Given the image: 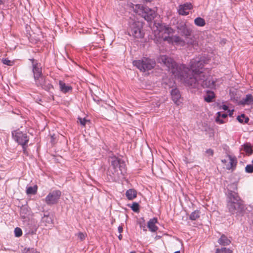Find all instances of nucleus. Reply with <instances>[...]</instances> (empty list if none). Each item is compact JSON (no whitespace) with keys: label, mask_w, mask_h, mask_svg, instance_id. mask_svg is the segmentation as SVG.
Masks as SVG:
<instances>
[{"label":"nucleus","mask_w":253,"mask_h":253,"mask_svg":"<svg viewBox=\"0 0 253 253\" xmlns=\"http://www.w3.org/2000/svg\"><path fill=\"white\" fill-rule=\"evenodd\" d=\"M158 62L165 65L175 78L187 85L193 88H198L199 85L212 88L215 85L211 77L206 76L202 71L204 65L207 63L204 56L197 57L191 60L190 69L184 64L177 65L172 58L167 55L160 56Z\"/></svg>","instance_id":"nucleus-1"},{"label":"nucleus","mask_w":253,"mask_h":253,"mask_svg":"<svg viewBox=\"0 0 253 253\" xmlns=\"http://www.w3.org/2000/svg\"><path fill=\"white\" fill-rule=\"evenodd\" d=\"M174 33V30L169 26H161L155 31L154 35L156 38L167 42L169 44L183 46L186 44L185 41L177 35L170 36Z\"/></svg>","instance_id":"nucleus-2"},{"label":"nucleus","mask_w":253,"mask_h":253,"mask_svg":"<svg viewBox=\"0 0 253 253\" xmlns=\"http://www.w3.org/2000/svg\"><path fill=\"white\" fill-rule=\"evenodd\" d=\"M227 207L231 214L237 215L243 214L245 210L242 200L238 194L234 192L229 194Z\"/></svg>","instance_id":"nucleus-3"},{"label":"nucleus","mask_w":253,"mask_h":253,"mask_svg":"<svg viewBox=\"0 0 253 253\" xmlns=\"http://www.w3.org/2000/svg\"><path fill=\"white\" fill-rule=\"evenodd\" d=\"M111 166L109 172L113 174L114 178H120L124 176L126 173V168L125 162L116 157L111 158Z\"/></svg>","instance_id":"nucleus-4"},{"label":"nucleus","mask_w":253,"mask_h":253,"mask_svg":"<svg viewBox=\"0 0 253 253\" xmlns=\"http://www.w3.org/2000/svg\"><path fill=\"white\" fill-rule=\"evenodd\" d=\"M133 65L141 71L145 72L153 69L156 65V62L153 59L144 58L142 60L133 61Z\"/></svg>","instance_id":"nucleus-5"},{"label":"nucleus","mask_w":253,"mask_h":253,"mask_svg":"<svg viewBox=\"0 0 253 253\" xmlns=\"http://www.w3.org/2000/svg\"><path fill=\"white\" fill-rule=\"evenodd\" d=\"M12 134L14 140L22 146L23 152L26 154L27 148L26 145L29 141V138L27 134L19 130H15Z\"/></svg>","instance_id":"nucleus-6"},{"label":"nucleus","mask_w":253,"mask_h":253,"mask_svg":"<svg viewBox=\"0 0 253 253\" xmlns=\"http://www.w3.org/2000/svg\"><path fill=\"white\" fill-rule=\"evenodd\" d=\"M141 26L139 22H133L130 23L128 28V34L134 38H142L144 34L141 30Z\"/></svg>","instance_id":"nucleus-7"},{"label":"nucleus","mask_w":253,"mask_h":253,"mask_svg":"<svg viewBox=\"0 0 253 253\" xmlns=\"http://www.w3.org/2000/svg\"><path fill=\"white\" fill-rule=\"evenodd\" d=\"M61 196V192L56 190L50 192L45 197L44 201L48 205H52L57 204Z\"/></svg>","instance_id":"nucleus-8"},{"label":"nucleus","mask_w":253,"mask_h":253,"mask_svg":"<svg viewBox=\"0 0 253 253\" xmlns=\"http://www.w3.org/2000/svg\"><path fill=\"white\" fill-rule=\"evenodd\" d=\"M36 84L38 86H41L42 89L49 91L53 88V85L49 83L46 78L42 76L35 79Z\"/></svg>","instance_id":"nucleus-9"},{"label":"nucleus","mask_w":253,"mask_h":253,"mask_svg":"<svg viewBox=\"0 0 253 253\" xmlns=\"http://www.w3.org/2000/svg\"><path fill=\"white\" fill-rule=\"evenodd\" d=\"M227 157L228 158V160L229 161L228 163H227V160L226 159L222 160L221 162L225 165L226 169L227 170L233 171L236 167L237 159L235 156L231 155H227Z\"/></svg>","instance_id":"nucleus-10"},{"label":"nucleus","mask_w":253,"mask_h":253,"mask_svg":"<svg viewBox=\"0 0 253 253\" xmlns=\"http://www.w3.org/2000/svg\"><path fill=\"white\" fill-rule=\"evenodd\" d=\"M177 29L178 33L184 37L185 39H187L189 37L191 36L192 30L188 27L185 23L181 22L177 26Z\"/></svg>","instance_id":"nucleus-11"},{"label":"nucleus","mask_w":253,"mask_h":253,"mask_svg":"<svg viewBox=\"0 0 253 253\" xmlns=\"http://www.w3.org/2000/svg\"><path fill=\"white\" fill-rule=\"evenodd\" d=\"M53 224V215L49 213H44L41 220V225L50 228Z\"/></svg>","instance_id":"nucleus-12"},{"label":"nucleus","mask_w":253,"mask_h":253,"mask_svg":"<svg viewBox=\"0 0 253 253\" xmlns=\"http://www.w3.org/2000/svg\"><path fill=\"white\" fill-rule=\"evenodd\" d=\"M142 11L143 17L147 21H151L157 15L155 10L151 9L148 7H143Z\"/></svg>","instance_id":"nucleus-13"},{"label":"nucleus","mask_w":253,"mask_h":253,"mask_svg":"<svg viewBox=\"0 0 253 253\" xmlns=\"http://www.w3.org/2000/svg\"><path fill=\"white\" fill-rule=\"evenodd\" d=\"M191 3H185L179 6L178 13L182 15H187L189 14V10L192 8Z\"/></svg>","instance_id":"nucleus-14"},{"label":"nucleus","mask_w":253,"mask_h":253,"mask_svg":"<svg viewBox=\"0 0 253 253\" xmlns=\"http://www.w3.org/2000/svg\"><path fill=\"white\" fill-rule=\"evenodd\" d=\"M171 95L173 102L177 105H179L181 103L180 101L181 94L179 90L176 88L172 89L171 91Z\"/></svg>","instance_id":"nucleus-15"},{"label":"nucleus","mask_w":253,"mask_h":253,"mask_svg":"<svg viewBox=\"0 0 253 253\" xmlns=\"http://www.w3.org/2000/svg\"><path fill=\"white\" fill-rule=\"evenodd\" d=\"M157 222L158 220L157 218H153L148 222L147 226L150 231L152 232L157 231L158 227L155 225Z\"/></svg>","instance_id":"nucleus-16"},{"label":"nucleus","mask_w":253,"mask_h":253,"mask_svg":"<svg viewBox=\"0 0 253 253\" xmlns=\"http://www.w3.org/2000/svg\"><path fill=\"white\" fill-rule=\"evenodd\" d=\"M33 72L34 79L42 76L41 68L38 66V64L34 63V60H33Z\"/></svg>","instance_id":"nucleus-17"},{"label":"nucleus","mask_w":253,"mask_h":253,"mask_svg":"<svg viewBox=\"0 0 253 253\" xmlns=\"http://www.w3.org/2000/svg\"><path fill=\"white\" fill-rule=\"evenodd\" d=\"M60 90L63 93L68 92L72 90V87L70 85H66L64 82L61 81L59 83Z\"/></svg>","instance_id":"nucleus-18"},{"label":"nucleus","mask_w":253,"mask_h":253,"mask_svg":"<svg viewBox=\"0 0 253 253\" xmlns=\"http://www.w3.org/2000/svg\"><path fill=\"white\" fill-rule=\"evenodd\" d=\"M126 195L127 199L132 200L136 197L137 192L133 189H129L126 191Z\"/></svg>","instance_id":"nucleus-19"},{"label":"nucleus","mask_w":253,"mask_h":253,"mask_svg":"<svg viewBox=\"0 0 253 253\" xmlns=\"http://www.w3.org/2000/svg\"><path fill=\"white\" fill-rule=\"evenodd\" d=\"M218 243L223 246L229 245L231 243V240L228 239L225 235H222L218 239Z\"/></svg>","instance_id":"nucleus-20"},{"label":"nucleus","mask_w":253,"mask_h":253,"mask_svg":"<svg viewBox=\"0 0 253 253\" xmlns=\"http://www.w3.org/2000/svg\"><path fill=\"white\" fill-rule=\"evenodd\" d=\"M242 103L244 104H251L253 102V96L250 94L246 95V97L243 98Z\"/></svg>","instance_id":"nucleus-21"},{"label":"nucleus","mask_w":253,"mask_h":253,"mask_svg":"<svg viewBox=\"0 0 253 253\" xmlns=\"http://www.w3.org/2000/svg\"><path fill=\"white\" fill-rule=\"evenodd\" d=\"M186 44L188 45L194 46L197 44V41H196L194 36H190L187 39H185Z\"/></svg>","instance_id":"nucleus-22"},{"label":"nucleus","mask_w":253,"mask_h":253,"mask_svg":"<svg viewBox=\"0 0 253 253\" xmlns=\"http://www.w3.org/2000/svg\"><path fill=\"white\" fill-rule=\"evenodd\" d=\"M214 97V93L213 91H207L204 97L205 100L207 102H211Z\"/></svg>","instance_id":"nucleus-23"},{"label":"nucleus","mask_w":253,"mask_h":253,"mask_svg":"<svg viewBox=\"0 0 253 253\" xmlns=\"http://www.w3.org/2000/svg\"><path fill=\"white\" fill-rule=\"evenodd\" d=\"M37 190L38 186L37 185H34L33 187H28L26 188V193L28 195H35L37 193Z\"/></svg>","instance_id":"nucleus-24"},{"label":"nucleus","mask_w":253,"mask_h":253,"mask_svg":"<svg viewBox=\"0 0 253 253\" xmlns=\"http://www.w3.org/2000/svg\"><path fill=\"white\" fill-rule=\"evenodd\" d=\"M194 23L196 25L200 27L204 26L206 24L205 20L201 17H197L195 19Z\"/></svg>","instance_id":"nucleus-25"},{"label":"nucleus","mask_w":253,"mask_h":253,"mask_svg":"<svg viewBox=\"0 0 253 253\" xmlns=\"http://www.w3.org/2000/svg\"><path fill=\"white\" fill-rule=\"evenodd\" d=\"M200 213L199 211H195L190 215V219L192 220H195L200 217Z\"/></svg>","instance_id":"nucleus-26"},{"label":"nucleus","mask_w":253,"mask_h":253,"mask_svg":"<svg viewBox=\"0 0 253 253\" xmlns=\"http://www.w3.org/2000/svg\"><path fill=\"white\" fill-rule=\"evenodd\" d=\"M237 119L241 123H247L249 121V119L246 117L244 114L238 116Z\"/></svg>","instance_id":"nucleus-27"},{"label":"nucleus","mask_w":253,"mask_h":253,"mask_svg":"<svg viewBox=\"0 0 253 253\" xmlns=\"http://www.w3.org/2000/svg\"><path fill=\"white\" fill-rule=\"evenodd\" d=\"M217 117L215 119V122L219 124H222L225 123V122L224 121V119H222L221 118V113L220 112H218L217 113Z\"/></svg>","instance_id":"nucleus-28"},{"label":"nucleus","mask_w":253,"mask_h":253,"mask_svg":"<svg viewBox=\"0 0 253 253\" xmlns=\"http://www.w3.org/2000/svg\"><path fill=\"white\" fill-rule=\"evenodd\" d=\"M244 150L248 154H252L253 153L252 147L249 144H245L244 145Z\"/></svg>","instance_id":"nucleus-29"},{"label":"nucleus","mask_w":253,"mask_h":253,"mask_svg":"<svg viewBox=\"0 0 253 253\" xmlns=\"http://www.w3.org/2000/svg\"><path fill=\"white\" fill-rule=\"evenodd\" d=\"M76 236L78 237L81 241H83L87 237V234L85 233L79 232L76 234Z\"/></svg>","instance_id":"nucleus-30"},{"label":"nucleus","mask_w":253,"mask_h":253,"mask_svg":"<svg viewBox=\"0 0 253 253\" xmlns=\"http://www.w3.org/2000/svg\"><path fill=\"white\" fill-rule=\"evenodd\" d=\"M215 253H232V251L226 248H222L221 249H217Z\"/></svg>","instance_id":"nucleus-31"},{"label":"nucleus","mask_w":253,"mask_h":253,"mask_svg":"<svg viewBox=\"0 0 253 253\" xmlns=\"http://www.w3.org/2000/svg\"><path fill=\"white\" fill-rule=\"evenodd\" d=\"M131 210L134 212H138L139 210V205L138 203L134 202L133 203L131 206L130 207Z\"/></svg>","instance_id":"nucleus-32"},{"label":"nucleus","mask_w":253,"mask_h":253,"mask_svg":"<svg viewBox=\"0 0 253 253\" xmlns=\"http://www.w3.org/2000/svg\"><path fill=\"white\" fill-rule=\"evenodd\" d=\"M78 120V122H79L80 124L84 126H85L87 122H89V120H86L85 118H82L81 117H79Z\"/></svg>","instance_id":"nucleus-33"},{"label":"nucleus","mask_w":253,"mask_h":253,"mask_svg":"<svg viewBox=\"0 0 253 253\" xmlns=\"http://www.w3.org/2000/svg\"><path fill=\"white\" fill-rule=\"evenodd\" d=\"M14 234L15 237H19L21 236L22 235V230L19 227L15 228L14 229Z\"/></svg>","instance_id":"nucleus-34"},{"label":"nucleus","mask_w":253,"mask_h":253,"mask_svg":"<svg viewBox=\"0 0 253 253\" xmlns=\"http://www.w3.org/2000/svg\"><path fill=\"white\" fill-rule=\"evenodd\" d=\"M23 253H40L34 248H25Z\"/></svg>","instance_id":"nucleus-35"},{"label":"nucleus","mask_w":253,"mask_h":253,"mask_svg":"<svg viewBox=\"0 0 253 253\" xmlns=\"http://www.w3.org/2000/svg\"><path fill=\"white\" fill-rule=\"evenodd\" d=\"M245 171L247 173H253V165H248L245 168Z\"/></svg>","instance_id":"nucleus-36"},{"label":"nucleus","mask_w":253,"mask_h":253,"mask_svg":"<svg viewBox=\"0 0 253 253\" xmlns=\"http://www.w3.org/2000/svg\"><path fill=\"white\" fill-rule=\"evenodd\" d=\"M2 62L3 64L8 66H12L13 65V62L8 59H2Z\"/></svg>","instance_id":"nucleus-37"},{"label":"nucleus","mask_w":253,"mask_h":253,"mask_svg":"<svg viewBox=\"0 0 253 253\" xmlns=\"http://www.w3.org/2000/svg\"><path fill=\"white\" fill-rule=\"evenodd\" d=\"M206 153L207 154H209L211 156H212L213 154V151L211 149H209L207 150L206 151Z\"/></svg>","instance_id":"nucleus-38"},{"label":"nucleus","mask_w":253,"mask_h":253,"mask_svg":"<svg viewBox=\"0 0 253 253\" xmlns=\"http://www.w3.org/2000/svg\"><path fill=\"white\" fill-rule=\"evenodd\" d=\"M228 106L226 105H222L220 106V109H222L224 110H227L228 109Z\"/></svg>","instance_id":"nucleus-39"},{"label":"nucleus","mask_w":253,"mask_h":253,"mask_svg":"<svg viewBox=\"0 0 253 253\" xmlns=\"http://www.w3.org/2000/svg\"><path fill=\"white\" fill-rule=\"evenodd\" d=\"M227 117V114L226 113H221V118L225 119Z\"/></svg>","instance_id":"nucleus-40"},{"label":"nucleus","mask_w":253,"mask_h":253,"mask_svg":"<svg viewBox=\"0 0 253 253\" xmlns=\"http://www.w3.org/2000/svg\"><path fill=\"white\" fill-rule=\"evenodd\" d=\"M118 232L120 234H121L123 232V227L121 226H119L118 228Z\"/></svg>","instance_id":"nucleus-41"},{"label":"nucleus","mask_w":253,"mask_h":253,"mask_svg":"<svg viewBox=\"0 0 253 253\" xmlns=\"http://www.w3.org/2000/svg\"><path fill=\"white\" fill-rule=\"evenodd\" d=\"M233 110H232V111H230V110H229V116H231L232 115V114H233Z\"/></svg>","instance_id":"nucleus-42"},{"label":"nucleus","mask_w":253,"mask_h":253,"mask_svg":"<svg viewBox=\"0 0 253 253\" xmlns=\"http://www.w3.org/2000/svg\"><path fill=\"white\" fill-rule=\"evenodd\" d=\"M118 238L120 240L122 239V235L121 234H120V235L118 236Z\"/></svg>","instance_id":"nucleus-43"},{"label":"nucleus","mask_w":253,"mask_h":253,"mask_svg":"<svg viewBox=\"0 0 253 253\" xmlns=\"http://www.w3.org/2000/svg\"><path fill=\"white\" fill-rule=\"evenodd\" d=\"M2 1L1 0H0V5L2 4Z\"/></svg>","instance_id":"nucleus-44"},{"label":"nucleus","mask_w":253,"mask_h":253,"mask_svg":"<svg viewBox=\"0 0 253 253\" xmlns=\"http://www.w3.org/2000/svg\"><path fill=\"white\" fill-rule=\"evenodd\" d=\"M144 0L147 2H150L151 0Z\"/></svg>","instance_id":"nucleus-45"},{"label":"nucleus","mask_w":253,"mask_h":253,"mask_svg":"<svg viewBox=\"0 0 253 253\" xmlns=\"http://www.w3.org/2000/svg\"><path fill=\"white\" fill-rule=\"evenodd\" d=\"M174 253H180L179 251L175 252Z\"/></svg>","instance_id":"nucleus-46"},{"label":"nucleus","mask_w":253,"mask_h":253,"mask_svg":"<svg viewBox=\"0 0 253 253\" xmlns=\"http://www.w3.org/2000/svg\"><path fill=\"white\" fill-rule=\"evenodd\" d=\"M23 210H22V211H21V214H22V213H23Z\"/></svg>","instance_id":"nucleus-47"},{"label":"nucleus","mask_w":253,"mask_h":253,"mask_svg":"<svg viewBox=\"0 0 253 253\" xmlns=\"http://www.w3.org/2000/svg\"><path fill=\"white\" fill-rule=\"evenodd\" d=\"M130 253H135V252H130Z\"/></svg>","instance_id":"nucleus-48"},{"label":"nucleus","mask_w":253,"mask_h":253,"mask_svg":"<svg viewBox=\"0 0 253 253\" xmlns=\"http://www.w3.org/2000/svg\"><path fill=\"white\" fill-rule=\"evenodd\" d=\"M252 163L253 164V160H252Z\"/></svg>","instance_id":"nucleus-49"}]
</instances>
